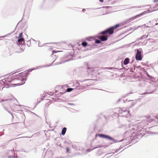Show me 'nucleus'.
<instances>
[{"label":"nucleus","instance_id":"obj_1","mask_svg":"<svg viewBox=\"0 0 158 158\" xmlns=\"http://www.w3.org/2000/svg\"><path fill=\"white\" fill-rule=\"evenodd\" d=\"M28 73L27 72L20 73L14 76V83H11L10 86L15 87L24 84L26 80V77Z\"/></svg>","mask_w":158,"mask_h":158},{"label":"nucleus","instance_id":"obj_2","mask_svg":"<svg viewBox=\"0 0 158 158\" xmlns=\"http://www.w3.org/2000/svg\"><path fill=\"white\" fill-rule=\"evenodd\" d=\"M14 76H6L4 79L0 81V84H6L10 86L11 84L14 83Z\"/></svg>","mask_w":158,"mask_h":158},{"label":"nucleus","instance_id":"obj_3","mask_svg":"<svg viewBox=\"0 0 158 158\" xmlns=\"http://www.w3.org/2000/svg\"><path fill=\"white\" fill-rule=\"evenodd\" d=\"M119 26L120 25L119 24L116 25L114 26L109 28L104 31L101 32V34L103 35H107L108 34L109 35H111L114 33V30L119 27Z\"/></svg>","mask_w":158,"mask_h":158},{"label":"nucleus","instance_id":"obj_4","mask_svg":"<svg viewBox=\"0 0 158 158\" xmlns=\"http://www.w3.org/2000/svg\"><path fill=\"white\" fill-rule=\"evenodd\" d=\"M118 115L123 117H128L131 116V114L129 110L126 108H123L119 110Z\"/></svg>","mask_w":158,"mask_h":158},{"label":"nucleus","instance_id":"obj_5","mask_svg":"<svg viewBox=\"0 0 158 158\" xmlns=\"http://www.w3.org/2000/svg\"><path fill=\"white\" fill-rule=\"evenodd\" d=\"M155 6L153 7H152L150 10L145 11L141 14L135 16L134 17V18H136L137 17L139 16H140L143 15L144 14L151 13L153 11L157 10H158V9L157 8V7H158V4H156Z\"/></svg>","mask_w":158,"mask_h":158},{"label":"nucleus","instance_id":"obj_6","mask_svg":"<svg viewBox=\"0 0 158 158\" xmlns=\"http://www.w3.org/2000/svg\"><path fill=\"white\" fill-rule=\"evenodd\" d=\"M135 59L137 60H140L142 59L141 51L137 50V52L135 56Z\"/></svg>","mask_w":158,"mask_h":158},{"label":"nucleus","instance_id":"obj_7","mask_svg":"<svg viewBox=\"0 0 158 158\" xmlns=\"http://www.w3.org/2000/svg\"><path fill=\"white\" fill-rule=\"evenodd\" d=\"M109 37L108 35L100 36H98V39H100L102 41H105L107 40V38Z\"/></svg>","mask_w":158,"mask_h":158},{"label":"nucleus","instance_id":"obj_8","mask_svg":"<svg viewBox=\"0 0 158 158\" xmlns=\"http://www.w3.org/2000/svg\"><path fill=\"white\" fill-rule=\"evenodd\" d=\"M18 44L20 45H23L25 43L24 39L23 38H21L18 40Z\"/></svg>","mask_w":158,"mask_h":158},{"label":"nucleus","instance_id":"obj_9","mask_svg":"<svg viewBox=\"0 0 158 158\" xmlns=\"http://www.w3.org/2000/svg\"><path fill=\"white\" fill-rule=\"evenodd\" d=\"M129 59L128 58H126L124 60L123 63L125 65H127L129 63Z\"/></svg>","mask_w":158,"mask_h":158},{"label":"nucleus","instance_id":"obj_10","mask_svg":"<svg viewBox=\"0 0 158 158\" xmlns=\"http://www.w3.org/2000/svg\"><path fill=\"white\" fill-rule=\"evenodd\" d=\"M67 128L66 127H64L62 130L61 134L63 135H64L66 131Z\"/></svg>","mask_w":158,"mask_h":158},{"label":"nucleus","instance_id":"obj_11","mask_svg":"<svg viewBox=\"0 0 158 158\" xmlns=\"http://www.w3.org/2000/svg\"><path fill=\"white\" fill-rule=\"evenodd\" d=\"M105 138L106 139H109L110 140H114V139L113 138H111V137H110L109 136L106 135H105Z\"/></svg>","mask_w":158,"mask_h":158},{"label":"nucleus","instance_id":"obj_12","mask_svg":"<svg viewBox=\"0 0 158 158\" xmlns=\"http://www.w3.org/2000/svg\"><path fill=\"white\" fill-rule=\"evenodd\" d=\"M82 45L84 47L87 46V43L86 42H83L82 43Z\"/></svg>","mask_w":158,"mask_h":158},{"label":"nucleus","instance_id":"obj_13","mask_svg":"<svg viewBox=\"0 0 158 158\" xmlns=\"http://www.w3.org/2000/svg\"><path fill=\"white\" fill-rule=\"evenodd\" d=\"M73 89L72 88H69L67 89V91L68 92H70Z\"/></svg>","mask_w":158,"mask_h":158},{"label":"nucleus","instance_id":"obj_14","mask_svg":"<svg viewBox=\"0 0 158 158\" xmlns=\"http://www.w3.org/2000/svg\"><path fill=\"white\" fill-rule=\"evenodd\" d=\"M98 136L101 137L105 138V135H103V134H99Z\"/></svg>","mask_w":158,"mask_h":158},{"label":"nucleus","instance_id":"obj_15","mask_svg":"<svg viewBox=\"0 0 158 158\" xmlns=\"http://www.w3.org/2000/svg\"><path fill=\"white\" fill-rule=\"evenodd\" d=\"M101 42V41L98 40H95V43L97 44L100 43Z\"/></svg>","mask_w":158,"mask_h":158},{"label":"nucleus","instance_id":"obj_16","mask_svg":"<svg viewBox=\"0 0 158 158\" xmlns=\"http://www.w3.org/2000/svg\"><path fill=\"white\" fill-rule=\"evenodd\" d=\"M60 52V51H54V50L52 51V54H53L54 53H56L57 52Z\"/></svg>","mask_w":158,"mask_h":158},{"label":"nucleus","instance_id":"obj_17","mask_svg":"<svg viewBox=\"0 0 158 158\" xmlns=\"http://www.w3.org/2000/svg\"><path fill=\"white\" fill-rule=\"evenodd\" d=\"M69 148H66V151H67V152H69Z\"/></svg>","mask_w":158,"mask_h":158},{"label":"nucleus","instance_id":"obj_18","mask_svg":"<svg viewBox=\"0 0 158 158\" xmlns=\"http://www.w3.org/2000/svg\"><path fill=\"white\" fill-rule=\"evenodd\" d=\"M22 33H20L19 34V37H21L22 36Z\"/></svg>","mask_w":158,"mask_h":158},{"label":"nucleus","instance_id":"obj_19","mask_svg":"<svg viewBox=\"0 0 158 158\" xmlns=\"http://www.w3.org/2000/svg\"><path fill=\"white\" fill-rule=\"evenodd\" d=\"M52 49H53V48H49V50H50V51H52Z\"/></svg>","mask_w":158,"mask_h":158},{"label":"nucleus","instance_id":"obj_20","mask_svg":"<svg viewBox=\"0 0 158 158\" xmlns=\"http://www.w3.org/2000/svg\"><path fill=\"white\" fill-rule=\"evenodd\" d=\"M99 1L101 2H103V0H99Z\"/></svg>","mask_w":158,"mask_h":158},{"label":"nucleus","instance_id":"obj_21","mask_svg":"<svg viewBox=\"0 0 158 158\" xmlns=\"http://www.w3.org/2000/svg\"><path fill=\"white\" fill-rule=\"evenodd\" d=\"M57 44H60V43H57Z\"/></svg>","mask_w":158,"mask_h":158}]
</instances>
